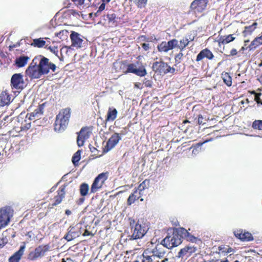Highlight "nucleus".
Returning <instances> with one entry per match:
<instances>
[{
	"label": "nucleus",
	"mask_w": 262,
	"mask_h": 262,
	"mask_svg": "<svg viewBox=\"0 0 262 262\" xmlns=\"http://www.w3.org/2000/svg\"><path fill=\"white\" fill-rule=\"evenodd\" d=\"M67 31L66 30H61L59 31V32L56 33L55 34V35L56 37L59 38L60 39H64V37H63V36L64 34H67Z\"/></svg>",
	"instance_id": "864d4df0"
},
{
	"label": "nucleus",
	"mask_w": 262,
	"mask_h": 262,
	"mask_svg": "<svg viewBox=\"0 0 262 262\" xmlns=\"http://www.w3.org/2000/svg\"><path fill=\"white\" fill-rule=\"evenodd\" d=\"M208 0H194L190 5V9L195 12H201L206 8Z\"/></svg>",
	"instance_id": "9d476101"
},
{
	"label": "nucleus",
	"mask_w": 262,
	"mask_h": 262,
	"mask_svg": "<svg viewBox=\"0 0 262 262\" xmlns=\"http://www.w3.org/2000/svg\"><path fill=\"white\" fill-rule=\"evenodd\" d=\"M262 45V34L259 37H256L249 46L250 50H254L257 47Z\"/></svg>",
	"instance_id": "a878e982"
},
{
	"label": "nucleus",
	"mask_w": 262,
	"mask_h": 262,
	"mask_svg": "<svg viewBox=\"0 0 262 262\" xmlns=\"http://www.w3.org/2000/svg\"><path fill=\"white\" fill-rule=\"evenodd\" d=\"M181 229L182 228L174 229L171 235L168 233L162 241L161 245L168 249L180 245L182 243V233L180 231Z\"/></svg>",
	"instance_id": "7ed1b4c3"
},
{
	"label": "nucleus",
	"mask_w": 262,
	"mask_h": 262,
	"mask_svg": "<svg viewBox=\"0 0 262 262\" xmlns=\"http://www.w3.org/2000/svg\"><path fill=\"white\" fill-rule=\"evenodd\" d=\"M49 248L48 245L37 247L33 252H30L28 258L33 260L39 257L44 256L45 253L49 251Z\"/></svg>",
	"instance_id": "1a4fd4ad"
},
{
	"label": "nucleus",
	"mask_w": 262,
	"mask_h": 262,
	"mask_svg": "<svg viewBox=\"0 0 262 262\" xmlns=\"http://www.w3.org/2000/svg\"><path fill=\"white\" fill-rule=\"evenodd\" d=\"M142 262H152L154 255L149 256L146 252H144L142 255Z\"/></svg>",
	"instance_id": "a19ab883"
},
{
	"label": "nucleus",
	"mask_w": 262,
	"mask_h": 262,
	"mask_svg": "<svg viewBox=\"0 0 262 262\" xmlns=\"http://www.w3.org/2000/svg\"><path fill=\"white\" fill-rule=\"evenodd\" d=\"M196 250L197 248L195 247L187 246L180 250L176 257L182 258L184 257L188 258L195 253Z\"/></svg>",
	"instance_id": "9b49d317"
},
{
	"label": "nucleus",
	"mask_w": 262,
	"mask_h": 262,
	"mask_svg": "<svg viewBox=\"0 0 262 262\" xmlns=\"http://www.w3.org/2000/svg\"><path fill=\"white\" fill-rule=\"evenodd\" d=\"M142 47L145 51H147L149 49V43H143L142 44Z\"/></svg>",
	"instance_id": "680f3d73"
},
{
	"label": "nucleus",
	"mask_w": 262,
	"mask_h": 262,
	"mask_svg": "<svg viewBox=\"0 0 262 262\" xmlns=\"http://www.w3.org/2000/svg\"><path fill=\"white\" fill-rule=\"evenodd\" d=\"M108 174V172H102L96 177L91 187V193H95L102 187L107 179Z\"/></svg>",
	"instance_id": "0eeeda50"
},
{
	"label": "nucleus",
	"mask_w": 262,
	"mask_h": 262,
	"mask_svg": "<svg viewBox=\"0 0 262 262\" xmlns=\"http://www.w3.org/2000/svg\"><path fill=\"white\" fill-rule=\"evenodd\" d=\"M9 262H16V252H15L8 259Z\"/></svg>",
	"instance_id": "4d7b16f0"
},
{
	"label": "nucleus",
	"mask_w": 262,
	"mask_h": 262,
	"mask_svg": "<svg viewBox=\"0 0 262 262\" xmlns=\"http://www.w3.org/2000/svg\"><path fill=\"white\" fill-rule=\"evenodd\" d=\"M152 81L151 79H147V78H145L143 81V84L146 87L151 88L152 86Z\"/></svg>",
	"instance_id": "09e8293b"
},
{
	"label": "nucleus",
	"mask_w": 262,
	"mask_h": 262,
	"mask_svg": "<svg viewBox=\"0 0 262 262\" xmlns=\"http://www.w3.org/2000/svg\"><path fill=\"white\" fill-rule=\"evenodd\" d=\"M25 113H25V112H22L20 113V114L19 115V116H17V120H18L17 121H18V122H19L20 118H21V119H23V118L24 116H25Z\"/></svg>",
	"instance_id": "69168bd1"
},
{
	"label": "nucleus",
	"mask_w": 262,
	"mask_h": 262,
	"mask_svg": "<svg viewBox=\"0 0 262 262\" xmlns=\"http://www.w3.org/2000/svg\"><path fill=\"white\" fill-rule=\"evenodd\" d=\"M117 115V110L115 108L110 107L107 113L106 121H113L116 118Z\"/></svg>",
	"instance_id": "393cba45"
},
{
	"label": "nucleus",
	"mask_w": 262,
	"mask_h": 262,
	"mask_svg": "<svg viewBox=\"0 0 262 262\" xmlns=\"http://www.w3.org/2000/svg\"><path fill=\"white\" fill-rule=\"evenodd\" d=\"M178 41L176 39H171L168 42H166L169 50L173 49L175 47H178Z\"/></svg>",
	"instance_id": "58836bf2"
},
{
	"label": "nucleus",
	"mask_w": 262,
	"mask_h": 262,
	"mask_svg": "<svg viewBox=\"0 0 262 262\" xmlns=\"http://www.w3.org/2000/svg\"><path fill=\"white\" fill-rule=\"evenodd\" d=\"M30 59V57L25 55H21L17 57V68H22L25 67L28 61Z\"/></svg>",
	"instance_id": "5701e85b"
},
{
	"label": "nucleus",
	"mask_w": 262,
	"mask_h": 262,
	"mask_svg": "<svg viewBox=\"0 0 262 262\" xmlns=\"http://www.w3.org/2000/svg\"><path fill=\"white\" fill-rule=\"evenodd\" d=\"M13 213V210L9 206L0 209V230L8 225Z\"/></svg>",
	"instance_id": "39448f33"
},
{
	"label": "nucleus",
	"mask_w": 262,
	"mask_h": 262,
	"mask_svg": "<svg viewBox=\"0 0 262 262\" xmlns=\"http://www.w3.org/2000/svg\"><path fill=\"white\" fill-rule=\"evenodd\" d=\"M26 248V245L24 243L22 245L20 246L18 251H17V262L20 259L21 256L24 254L25 249Z\"/></svg>",
	"instance_id": "37998d69"
},
{
	"label": "nucleus",
	"mask_w": 262,
	"mask_h": 262,
	"mask_svg": "<svg viewBox=\"0 0 262 262\" xmlns=\"http://www.w3.org/2000/svg\"><path fill=\"white\" fill-rule=\"evenodd\" d=\"M198 122L200 125H203L205 124V122H203V117L202 115H200L199 116Z\"/></svg>",
	"instance_id": "13d9d810"
},
{
	"label": "nucleus",
	"mask_w": 262,
	"mask_h": 262,
	"mask_svg": "<svg viewBox=\"0 0 262 262\" xmlns=\"http://www.w3.org/2000/svg\"><path fill=\"white\" fill-rule=\"evenodd\" d=\"M92 132L88 127H82L79 133H77V143L78 147L82 146L86 140L90 137Z\"/></svg>",
	"instance_id": "6e6552de"
},
{
	"label": "nucleus",
	"mask_w": 262,
	"mask_h": 262,
	"mask_svg": "<svg viewBox=\"0 0 262 262\" xmlns=\"http://www.w3.org/2000/svg\"><path fill=\"white\" fill-rule=\"evenodd\" d=\"M89 148L90 151L92 153H94L95 155H96V152L98 151V150L96 148H95V147L91 145H89Z\"/></svg>",
	"instance_id": "bf43d9fd"
},
{
	"label": "nucleus",
	"mask_w": 262,
	"mask_h": 262,
	"mask_svg": "<svg viewBox=\"0 0 262 262\" xmlns=\"http://www.w3.org/2000/svg\"><path fill=\"white\" fill-rule=\"evenodd\" d=\"M180 231L182 233V239L185 238L187 241L195 244L201 241L200 238L191 235L187 230L184 228H182Z\"/></svg>",
	"instance_id": "dca6fc26"
},
{
	"label": "nucleus",
	"mask_w": 262,
	"mask_h": 262,
	"mask_svg": "<svg viewBox=\"0 0 262 262\" xmlns=\"http://www.w3.org/2000/svg\"><path fill=\"white\" fill-rule=\"evenodd\" d=\"M257 26V23L255 22L251 25L246 26L245 27L244 30L243 32L244 36L246 37L247 36L251 35L253 32L256 28Z\"/></svg>",
	"instance_id": "b1692460"
},
{
	"label": "nucleus",
	"mask_w": 262,
	"mask_h": 262,
	"mask_svg": "<svg viewBox=\"0 0 262 262\" xmlns=\"http://www.w3.org/2000/svg\"><path fill=\"white\" fill-rule=\"evenodd\" d=\"M66 186L67 185H64L59 188L58 191V195L54 198V202L53 203V206L59 204L61 202L62 199L64 198L65 189Z\"/></svg>",
	"instance_id": "f3484780"
},
{
	"label": "nucleus",
	"mask_w": 262,
	"mask_h": 262,
	"mask_svg": "<svg viewBox=\"0 0 262 262\" xmlns=\"http://www.w3.org/2000/svg\"><path fill=\"white\" fill-rule=\"evenodd\" d=\"M148 0H138L137 2V6L140 8H144L147 3Z\"/></svg>",
	"instance_id": "de8ad7c7"
},
{
	"label": "nucleus",
	"mask_w": 262,
	"mask_h": 262,
	"mask_svg": "<svg viewBox=\"0 0 262 262\" xmlns=\"http://www.w3.org/2000/svg\"><path fill=\"white\" fill-rule=\"evenodd\" d=\"M80 154L81 150H78L74 154L72 157V162L75 166L78 164V162L80 160Z\"/></svg>",
	"instance_id": "c9c22d12"
},
{
	"label": "nucleus",
	"mask_w": 262,
	"mask_h": 262,
	"mask_svg": "<svg viewBox=\"0 0 262 262\" xmlns=\"http://www.w3.org/2000/svg\"><path fill=\"white\" fill-rule=\"evenodd\" d=\"M66 51V52H67L68 50H67V47H63L60 50V56H59L58 55V56H57L59 58V59L60 60V61H63V56L62 54V53L64 51Z\"/></svg>",
	"instance_id": "6e6d98bb"
},
{
	"label": "nucleus",
	"mask_w": 262,
	"mask_h": 262,
	"mask_svg": "<svg viewBox=\"0 0 262 262\" xmlns=\"http://www.w3.org/2000/svg\"><path fill=\"white\" fill-rule=\"evenodd\" d=\"M68 13L69 15H72L77 18H78L80 16L79 12L73 9L69 10L68 11Z\"/></svg>",
	"instance_id": "603ef678"
},
{
	"label": "nucleus",
	"mask_w": 262,
	"mask_h": 262,
	"mask_svg": "<svg viewBox=\"0 0 262 262\" xmlns=\"http://www.w3.org/2000/svg\"><path fill=\"white\" fill-rule=\"evenodd\" d=\"M89 185L86 183H82L80 186V195L82 196H85L88 194L89 190Z\"/></svg>",
	"instance_id": "72a5a7b5"
},
{
	"label": "nucleus",
	"mask_w": 262,
	"mask_h": 262,
	"mask_svg": "<svg viewBox=\"0 0 262 262\" xmlns=\"http://www.w3.org/2000/svg\"><path fill=\"white\" fill-rule=\"evenodd\" d=\"M80 228H78L77 230L74 227L70 226L68 228V232L67 234L64 236V238L68 241H71L74 238L78 237L81 234V232L79 230Z\"/></svg>",
	"instance_id": "ddd939ff"
},
{
	"label": "nucleus",
	"mask_w": 262,
	"mask_h": 262,
	"mask_svg": "<svg viewBox=\"0 0 262 262\" xmlns=\"http://www.w3.org/2000/svg\"><path fill=\"white\" fill-rule=\"evenodd\" d=\"M222 77L224 80V82L225 84L229 86L232 84V78L229 75L228 73H225V74H222Z\"/></svg>",
	"instance_id": "f704fd0d"
},
{
	"label": "nucleus",
	"mask_w": 262,
	"mask_h": 262,
	"mask_svg": "<svg viewBox=\"0 0 262 262\" xmlns=\"http://www.w3.org/2000/svg\"><path fill=\"white\" fill-rule=\"evenodd\" d=\"M7 233L8 230H7L0 235V248H3L8 242Z\"/></svg>",
	"instance_id": "2f4dec72"
},
{
	"label": "nucleus",
	"mask_w": 262,
	"mask_h": 262,
	"mask_svg": "<svg viewBox=\"0 0 262 262\" xmlns=\"http://www.w3.org/2000/svg\"><path fill=\"white\" fill-rule=\"evenodd\" d=\"M214 55L207 48L202 50L197 55L196 61H199L203 59L206 58L209 60L213 58Z\"/></svg>",
	"instance_id": "6ab92c4d"
},
{
	"label": "nucleus",
	"mask_w": 262,
	"mask_h": 262,
	"mask_svg": "<svg viewBox=\"0 0 262 262\" xmlns=\"http://www.w3.org/2000/svg\"><path fill=\"white\" fill-rule=\"evenodd\" d=\"M11 82L12 88H16V73L12 75Z\"/></svg>",
	"instance_id": "8fccbe9b"
},
{
	"label": "nucleus",
	"mask_w": 262,
	"mask_h": 262,
	"mask_svg": "<svg viewBox=\"0 0 262 262\" xmlns=\"http://www.w3.org/2000/svg\"><path fill=\"white\" fill-rule=\"evenodd\" d=\"M219 250L220 253L227 254L230 253H233L234 250L228 246L221 245L219 247Z\"/></svg>",
	"instance_id": "7c9ffc66"
},
{
	"label": "nucleus",
	"mask_w": 262,
	"mask_h": 262,
	"mask_svg": "<svg viewBox=\"0 0 262 262\" xmlns=\"http://www.w3.org/2000/svg\"><path fill=\"white\" fill-rule=\"evenodd\" d=\"M9 54L6 51L0 52V58L8 63L12 62V59L9 57Z\"/></svg>",
	"instance_id": "473e14b6"
},
{
	"label": "nucleus",
	"mask_w": 262,
	"mask_h": 262,
	"mask_svg": "<svg viewBox=\"0 0 262 262\" xmlns=\"http://www.w3.org/2000/svg\"><path fill=\"white\" fill-rule=\"evenodd\" d=\"M75 4L81 5L84 3V0H72Z\"/></svg>",
	"instance_id": "e2e57ef3"
},
{
	"label": "nucleus",
	"mask_w": 262,
	"mask_h": 262,
	"mask_svg": "<svg viewBox=\"0 0 262 262\" xmlns=\"http://www.w3.org/2000/svg\"><path fill=\"white\" fill-rule=\"evenodd\" d=\"M189 41L187 38H183L180 41V45L178 44V47L182 51L188 45Z\"/></svg>",
	"instance_id": "e433bc0d"
},
{
	"label": "nucleus",
	"mask_w": 262,
	"mask_h": 262,
	"mask_svg": "<svg viewBox=\"0 0 262 262\" xmlns=\"http://www.w3.org/2000/svg\"><path fill=\"white\" fill-rule=\"evenodd\" d=\"M121 139V137L119 136V134L115 133L112 135L107 142L106 145L105 146V150L106 151H108L113 149Z\"/></svg>",
	"instance_id": "f8f14e48"
},
{
	"label": "nucleus",
	"mask_w": 262,
	"mask_h": 262,
	"mask_svg": "<svg viewBox=\"0 0 262 262\" xmlns=\"http://www.w3.org/2000/svg\"><path fill=\"white\" fill-rule=\"evenodd\" d=\"M26 86V84L23 80V75L20 73H17V93H20Z\"/></svg>",
	"instance_id": "cd10ccee"
},
{
	"label": "nucleus",
	"mask_w": 262,
	"mask_h": 262,
	"mask_svg": "<svg viewBox=\"0 0 262 262\" xmlns=\"http://www.w3.org/2000/svg\"><path fill=\"white\" fill-rule=\"evenodd\" d=\"M56 66L41 55L35 56L26 70V74L31 79H38L43 75L48 74L50 71L55 72Z\"/></svg>",
	"instance_id": "f257e3e1"
},
{
	"label": "nucleus",
	"mask_w": 262,
	"mask_h": 262,
	"mask_svg": "<svg viewBox=\"0 0 262 262\" xmlns=\"http://www.w3.org/2000/svg\"><path fill=\"white\" fill-rule=\"evenodd\" d=\"M134 74L139 76L143 77L146 75L147 72L145 68L144 67H142L139 68H137Z\"/></svg>",
	"instance_id": "4c0bfd02"
},
{
	"label": "nucleus",
	"mask_w": 262,
	"mask_h": 262,
	"mask_svg": "<svg viewBox=\"0 0 262 262\" xmlns=\"http://www.w3.org/2000/svg\"><path fill=\"white\" fill-rule=\"evenodd\" d=\"M234 235L242 241H251L253 238L252 234L248 232H243L242 230H237L234 232Z\"/></svg>",
	"instance_id": "2eb2a0df"
},
{
	"label": "nucleus",
	"mask_w": 262,
	"mask_h": 262,
	"mask_svg": "<svg viewBox=\"0 0 262 262\" xmlns=\"http://www.w3.org/2000/svg\"><path fill=\"white\" fill-rule=\"evenodd\" d=\"M183 54L182 53H179L175 57L176 62L179 63L181 62Z\"/></svg>",
	"instance_id": "5fc2aeb1"
},
{
	"label": "nucleus",
	"mask_w": 262,
	"mask_h": 262,
	"mask_svg": "<svg viewBox=\"0 0 262 262\" xmlns=\"http://www.w3.org/2000/svg\"><path fill=\"white\" fill-rule=\"evenodd\" d=\"M237 54V52L235 49H233L230 51V54L228 56H234Z\"/></svg>",
	"instance_id": "0e129e2a"
},
{
	"label": "nucleus",
	"mask_w": 262,
	"mask_h": 262,
	"mask_svg": "<svg viewBox=\"0 0 262 262\" xmlns=\"http://www.w3.org/2000/svg\"><path fill=\"white\" fill-rule=\"evenodd\" d=\"M46 104V102L39 104L37 108L30 113L29 119L31 120L40 118L43 113L44 109Z\"/></svg>",
	"instance_id": "4468645a"
},
{
	"label": "nucleus",
	"mask_w": 262,
	"mask_h": 262,
	"mask_svg": "<svg viewBox=\"0 0 262 262\" xmlns=\"http://www.w3.org/2000/svg\"><path fill=\"white\" fill-rule=\"evenodd\" d=\"M105 7V4H104L103 2L102 3V4L100 5L99 7L98 8V12H101L103 10H104Z\"/></svg>",
	"instance_id": "052dcab7"
},
{
	"label": "nucleus",
	"mask_w": 262,
	"mask_h": 262,
	"mask_svg": "<svg viewBox=\"0 0 262 262\" xmlns=\"http://www.w3.org/2000/svg\"><path fill=\"white\" fill-rule=\"evenodd\" d=\"M71 117V109L69 107L61 110L56 117L54 129L59 133L63 132L69 124Z\"/></svg>",
	"instance_id": "f03ea898"
},
{
	"label": "nucleus",
	"mask_w": 262,
	"mask_h": 262,
	"mask_svg": "<svg viewBox=\"0 0 262 262\" xmlns=\"http://www.w3.org/2000/svg\"><path fill=\"white\" fill-rule=\"evenodd\" d=\"M84 201V198H80L79 199V201H78V205L82 204L83 203Z\"/></svg>",
	"instance_id": "774afa93"
},
{
	"label": "nucleus",
	"mask_w": 262,
	"mask_h": 262,
	"mask_svg": "<svg viewBox=\"0 0 262 262\" xmlns=\"http://www.w3.org/2000/svg\"><path fill=\"white\" fill-rule=\"evenodd\" d=\"M208 142V140H206L203 142H199L196 144L195 145L192 146L190 149L193 148L192 151V155L193 156H195L198 155L201 149V147L203 145V144Z\"/></svg>",
	"instance_id": "c756f323"
},
{
	"label": "nucleus",
	"mask_w": 262,
	"mask_h": 262,
	"mask_svg": "<svg viewBox=\"0 0 262 262\" xmlns=\"http://www.w3.org/2000/svg\"><path fill=\"white\" fill-rule=\"evenodd\" d=\"M136 69L137 67L134 64H129L127 67V72L134 74Z\"/></svg>",
	"instance_id": "49530a36"
},
{
	"label": "nucleus",
	"mask_w": 262,
	"mask_h": 262,
	"mask_svg": "<svg viewBox=\"0 0 262 262\" xmlns=\"http://www.w3.org/2000/svg\"><path fill=\"white\" fill-rule=\"evenodd\" d=\"M130 225L132 230H133V234L130 236L129 239H137L141 238L147 232L148 228L144 224H141L138 221L136 222L134 220L130 221Z\"/></svg>",
	"instance_id": "20e7f679"
},
{
	"label": "nucleus",
	"mask_w": 262,
	"mask_h": 262,
	"mask_svg": "<svg viewBox=\"0 0 262 262\" xmlns=\"http://www.w3.org/2000/svg\"><path fill=\"white\" fill-rule=\"evenodd\" d=\"M152 68L155 73L159 74L168 73H173L175 71V69L171 68L167 63L163 61H156L153 63Z\"/></svg>",
	"instance_id": "423d86ee"
},
{
	"label": "nucleus",
	"mask_w": 262,
	"mask_h": 262,
	"mask_svg": "<svg viewBox=\"0 0 262 262\" xmlns=\"http://www.w3.org/2000/svg\"><path fill=\"white\" fill-rule=\"evenodd\" d=\"M146 187V180L144 181L142 183H141L137 189L139 192L141 193L142 191H143Z\"/></svg>",
	"instance_id": "3c124183"
},
{
	"label": "nucleus",
	"mask_w": 262,
	"mask_h": 262,
	"mask_svg": "<svg viewBox=\"0 0 262 262\" xmlns=\"http://www.w3.org/2000/svg\"><path fill=\"white\" fill-rule=\"evenodd\" d=\"M158 49L159 52H167L169 51V48L167 47L166 41H162L160 44L158 46Z\"/></svg>",
	"instance_id": "ea45409f"
},
{
	"label": "nucleus",
	"mask_w": 262,
	"mask_h": 262,
	"mask_svg": "<svg viewBox=\"0 0 262 262\" xmlns=\"http://www.w3.org/2000/svg\"><path fill=\"white\" fill-rule=\"evenodd\" d=\"M70 38L73 46L77 48H80L81 47L83 40L80 37V34L79 33L72 31L70 35Z\"/></svg>",
	"instance_id": "a211bd4d"
},
{
	"label": "nucleus",
	"mask_w": 262,
	"mask_h": 262,
	"mask_svg": "<svg viewBox=\"0 0 262 262\" xmlns=\"http://www.w3.org/2000/svg\"><path fill=\"white\" fill-rule=\"evenodd\" d=\"M43 38L34 39L31 45L34 47L42 48L46 45V41Z\"/></svg>",
	"instance_id": "c85d7f7f"
},
{
	"label": "nucleus",
	"mask_w": 262,
	"mask_h": 262,
	"mask_svg": "<svg viewBox=\"0 0 262 262\" xmlns=\"http://www.w3.org/2000/svg\"><path fill=\"white\" fill-rule=\"evenodd\" d=\"M103 17L104 20H107L108 23L112 25H115L116 23L117 15L113 12L108 13L106 15H104Z\"/></svg>",
	"instance_id": "bb28decb"
},
{
	"label": "nucleus",
	"mask_w": 262,
	"mask_h": 262,
	"mask_svg": "<svg viewBox=\"0 0 262 262\" xmlns=\"http://www.w3.org/2000/svg\"><path fill=\"white\" fill-rule=\"evenodd\" d=\"M235 39L234 34H229L228 35L219 36L217 38V41L218 42L219 46H221L222 45H224L230 43Z\"/></svg>",
	"instance_id": "aec40b11"
},
{
	"label": "nucleus",
	"mask_w": 262,
	"mask_h": 262,
	"mask_svg": "<svg viewBox=\"0 0 262 262\" xmlns=\"http://www.w3.org/2000/svg\"><path fill=\"white\" fill-rule=\"evenodd\" d=\"M11 97L7 91H4L0 93V105L4 106L8 105L11 102Z\"/></svg>",
	"instance_id": "412c9836"
},
{
	"label": "nucleus",
	"mask_w": 262,
	"mask_h": 262,
	"mask_svg": "<svg viewBox=\"0 0 262 262\" xmlns=\"http://www.w3.org/2000/svg\"><path fill=\"white\" fill-rule=\"evenodd\" d=\"M141 193L137 189H136L129 196L127 199V204L130 205L133 204L136 200L139 199L140 197Z\"/></svg>",
	"instance_id": "4be33fe9"
},
{
	"label": "nucleus",
	"mask_w": 262,
	"mask_h": 262,
	"mask_svg": "<svg viewBox=\"0 0 262 262\" xmlns=\"http://www.w3.org/2000/svg\"><path fill=\"white\" fill-rule=\"evenodd\" d=\"M252 127L254 129L262 130V120H256L253 122Z\"/></svg>",
	"instance_id": "79ce46f5"
},
{
	"label": "nucleus",
	"mask_w": 262,
	"mask_h": 262,
	"mask_svg": "<svg viewBox=\"0 0 262 262\" xmlns=\"http://www.w3.org/2000/svg\"><path fill=\"white\" fill-rule=\"evenodd\" d=\"M157 250L156 251H154V258H155L156 256L159 258H162L164 256V254H165V252L163 250H161L160 248L157 249L156 248Z\"/></svg>",
	"instance_id": "c03bdc74"
},
{
	"label": "nucleus",
	"mask_w": 262,
	"mask_h": 262,
	"mask_svg": "<svg viewBox=\"0 0 262 262\" xmlns=\"http://www.w3.org/2000/svg\"><path fill=\"white\" fill-rule=\"evenodd\" d=\"M92 233L89 232L88 230H85L84 233L82 234V235L84 236H89L91 235Z\"/></svg>",
	"instance_id": "338daca9"
},
{
	"label": "nucleus",
	"mask_w": 262,
	"mask_h": 262,
	"mask_svg": "<svg viewBox=\"0 0 262 262\" xmlns=\"http://www.w3.org/2000/svg\"><path fill=\"white\" fill-rule=\"evenodd\" d=\"M46 49L48 50H49L50 52L53 53L54 54H55L56 56H58V48L56 46L51 47V46H48L47 45L45 47Z\"/></svg>",
	"instance_id": "a18cd8bd"
}]
</instances>
